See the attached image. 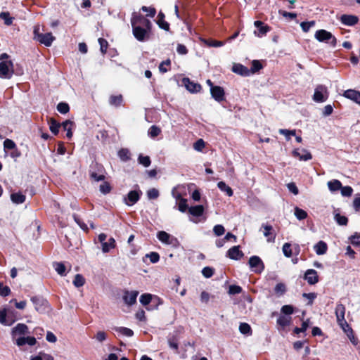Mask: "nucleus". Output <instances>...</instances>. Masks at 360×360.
<instances>
[{
  "instance_id": "obj_53",
  "label": "nucleus",
  "mask_w": 360,
  "mask_h": 360,
  "mask_svg": "<svg viewBox=\"0 0 360 360\" xmlns=\"http://www.w3.org/2000/svg\"><path fill=\"white\" fill-rule=\"evenodd\" d=\"M315 25V21L302 22L300 26L304 32H307L309 30Z\"/></svg>"
},
{
  "instance_id": "obj_55",
  "label": "nucleus",
  "mask_w": 360,
  "mask_h": 360,
  "mask_svg": "<svg viewBox=\"0 0 360 360\" xmlns=\"http://www.w3.org/2000/svg\"><path fill=\"white\" fill-rule=\"evenodd\" d=\"M213 232L216 236H221L224 234L225 229L222 225L217 224L214 226Z\"/></svg>"
},
{
  "instance_id": "obj_21",
  "label": "nucleus",
  "mask_w": 360,
  "mask_h": 360,
  "mask_svg": "<svg viewBox=\"0 0 360 360\" xmlns=\"http://www.w3.org/2000/svg\"><path fill=\"white\" fill-rule=\"evenodd\" d=\"M37 340L35 338L31 336H23L22 338H19L17 339V342L15 343L18 347L23 346L26 344L30 346H33L36 344Z\"/></svg>"
},
{
  "instance_id": "obj_52",
  "label": "nucleus",
  "mask_w": 360,
  "mask_h": 360,
  "mask_svg": "<svg viewBox=\"0 0 360 360\" xmlns=\"http://www.w3.org/2000/svg\"><path fill=\"white\" fill-rule=\"evenodd\" d=\"M211 94L212 97L218 102L224 100V91H211Z\"/></svg>"
},
{
  "instance_id": "obj_50",
  "label": "nucleus",
  "mask_w": 360,
  "mask_h": 360,
  "mask_svg": "<svg viewBox=\"0 0 360 360\" xmlns=\"http://www.w3.org/2000/svg\"><path fill=\"white\" fill-rule=\"evenodd\" d=\"M111 189H112V188H111L110 184L107 181H103L100 185V187H99L100 191L104 195L109 193L111 191Z\"/></svg>"
},
{
  "instance_id": "obj_2",
  "label": "nucleus",
  "mask_w": 360,
  "mask_h": 360,
  "mask_svg": "<svg viewBox=\"0 0 360 360\" xmlns=\"http://www.w3.org/2000/svg\"><path fill=\"white\" fill-rule=\"evenodd\" d=\"M33 34L34 40L47 47L51 46L53 41L56 39L55 37H53L51 32L41 33L40 26L39 25L34 26Z\"/></svg>"
},
{
  "instance_id": "obj_25",
  "label": "nucleus",
  "mask_w": 360,
  "mask_h": 360,
  "mask_svg": "<svg viewBox=\"0 0 360 360\" xmlns=\"http://www.w3.org/2000/svg\"><path fill=\"white\" fill-rule=\"evenodd\" d=\"M343 96L360 104V91H344Z\"/></svg>"
},
{
  "instance_id": "obj_19",
  "label": "nucleus",
  "mask_w": 360,
  "mask_h": 360,
  "mask_svg": "<svg viewBox=\"0 0 360 360\" xmlns=\"http://www.w3.org/2000/svg\"><path fill=\"white\" fill-rule=\"evenodd\" d=\"M304 278L310 285H314L319 281L317 272L314 269H308L305 273Z\"/></svg>"
},
{
  "instance_id": "obj_5",
  "label": "nucleus",
  "mask_w": 360,
  "mask_h": 360,
  "mask_svg": "<svg viewBox=\"0 0 360 360\" xmlns=\"http://www.w3.org/2000/svg\"><path fill=\"white\" fill-rule=\"evenodd\" d=\"M142 195V191L140 190L138 185L135 186V189L131 191L128 194L124 196V202L128 206H132L136 204Z\"/></svg>"
},
{
  "instance_id": "obj_1",
  "label": "nucleus",
  "mask_w": 360,
  "mask_h": 360,
  "mask_svg": "<svg viewBox=\"0 0 360 360\" xmlns=\"http://www.w3.org/2000/svg\"><path fill=\"white\" fill-rule=\"evenodd\" d=\"M134 37L139 41H146L149 39L152 28L151 22L141 14L134 13L131 18Z\"/></svg>"
},
{
  "instance_id": "obj_30",
  "label": "nucleus",
  "mask_w": 360,
  "mask_h": 360,
  "mask_svg": "<svg viewBox=\"0 0 360 360\" xmlns=\"http://www.w3.org/2000/svg\"><path fill=\"white\" fill-rule=\"evenodd\" d=\"M328 187L332 193H334L342 188V184L339 180L333 179L328 182Z\"/></svg>"
},
{
  "instance_id": "obj_39",
  "label": "nucleus",
  "mask_w": 360,
  "mask_h": 360,
  "mask_svg": "<svg viewBox=\"0 0 360 360\" xmlns=\"http://www.w3.org/2000/svg\"><path fill=\"white\" fill-rule=\"evenodd\" d=\"M53 267L56 271L61 276L66 275V268L65 265L61 262H56L53 264Z\"/></svg>"
},
{
  "instance_id": "obj_27",
  "label": "nucleus",
  "mask_w": 360,
  "mask_h": 360,
  "mask_svg": "<svg viewBox=\"0 0 360 360\" xmlns=\"http://www.w3.org/2000/svg\"><path fill=\"white\" fill-rule=\"evenodd\" d=\"M113 330L120 335H123V336H126V337H131L134 335L133 330L128 328L114 327Z\"/></svg>"
},
{
  "instance_id": "obj_17",
  "label": "nucleus",
  "mask_w": 360,
  "mask_h": 360,
  "mask_svg": "<svg viewBox=\"0 0 360 360\" xmlns=\"http://www.w3.org/2000/svg\"><path fill=\"white\" fill-rule=\"evenodd\" d=\"M346 308L345 305L340 302H338L335 307V314L337 319V322H342L346 321L345 318Z\"/></svg>"
},
{
  "instance_id": "obj_31",
  "label": "nucleus",
  "mask_w": 360,
  "mask_h": 360,
  "mask_svg": "<svg viewBox=\"0 0 360 360\" xmlns=\"http://www.w3.org/2000/svg\"><path fill=\"white\" fill-rule=\"evenodd\" d=\"M123 101V98L121 94L118 95H112L109 98V103L111 105L115 107H119L122 105Z\"/></svg>"
},
{
  "instance_id": "obj_63",
  "label": "nucleus",
  "mask_w": 360,
  "mask_h": 360,
  "mask_svg": "<svg viewBox=\"0 0 360 360\" xmlns=\"http://www.w3.org/2000/svg\"><path fill=\"white\" fill-rule=\"evenodd\" d=\"M205 141L200 139H198L197 141H195L193 144V148L197 150V151H202V149L205 148Z\"/></svg>"
},
{
  "instance_id": "obj_24",
  "label": "nucleus",
  "mask_w": 360,
  "mask_h": 360,
  "mask_svg": "<svg viewBox=\"0 0 360 360\" xmlns=\"http://www.w3.org/2000/svg\"><path fill=\"white\" fill-rule=\"evenodd\" d=\"M314 250L318 255H322L326 253L328 245L324 241L320 240L314 246Z\"/></svg>"
},
{
  "instance_id": "obj_7",
  "label": "nucleus",
  "mask_w": 360,
  "mask_h": 360,
  "mask_svg": "<svg viewBox=\"0 0 360 360\" xmlns=\"http://www.w3.org/2000/svg\"><path fill=\"white\" fill-rule=\"evenodd\" d=\"M13 73V64L11 60L0 62V77L10 79Z\"/></svg>"
},
{
  "instance_id": "obj_60",
  "label": "nucleus",
  "mask_w": 360,
  "mask_h": 360,
  "mask_svg": "<svg viewBox=\"0 0 360 360\" xmlns=\"http://www.w3.org/2000/svg\"><path fill=\"white\" fill-rule=\"evenodd\" d=\"M205 43L210 47H220L224 45V42L216 40H205Z\"/></svg>"
},
{
  "instance_id": "obj_9",
  "label": "nucleus",
  "mask_w": 360,
  "mask_h": 360,
  "mask_svg": "<svg viewBox=\"0 0 360 360\" xmlns=\"http://www.w3.org/2000/svg\"><path fill=\"white\" fill-rule=\"evenodd\" d=\"M249 265L252 270L255 273H261L264 269L263 262L257 256H252L250 258Z\"/></svg>"
},
{
  "instance_id": "obj_26",
  "label": "nucleus",
  "mask_w": 360,
  "mask_h": 360,
  "mask_svg": "<svg viewBox=\"0 0 360 360\" xmlns=\"http://www.w3.org/2000/svg\"><path fill=\"white\" fill-rule=\"evenodd\" d=\"M26 196L20 192L11 195V200L15 204H22L25 201Z\"/></svg>"
},
{
  "instance_id": "obj_45",
  "label": "nucleus",
  "mask_w": 360,
  "mask_h": 360,
  "mask_svg": "<svg viewBox=\"0 0 360 360\" xmlns=\"http://www.w3.org/2000/svg\"><path fill=\"white\" fill-rule=\"evenodd\" d=\"M295 215L299 220H303L307 217V212L297 207L295 208Z\"/></svg>"
},
{
  "instance_id": "obj_23",
  "label": "nucleus",
  "mask_w": 360,
  "mask_h": 360,
  "mask_svg": "<svg viewBox=\"0 0 360 360\" xmlns=\"http://www.w3.org/2000/svg\"><path fill=\"white\" fill-rule=\"evenodd\" d=\"M7 310H0V323L5 326H11L15 321V319H7Z\"/></svg>"
},
{
  "instance_id": "obj_16",
  "label": "nucleus",
  "mask_w": 360,
  "mask_h": 360,
  "mask_svg": "<svg viewBox=\"0 0 360 360\" xmlns=\"http://www.w3.org/2000/svg\"><path fill=\"white\" fill-rule=\"evenodd\" d=\"M243 252L240 250L239 246H233L230 248L227 252L226 256L231 259L238 260L243 257Z\"/></svg>"
},
{
  "instance_id": "obj_54",
  "label": "nucleus",
  "mask_w": 360,
  "mask_h": 360,
  "mask_svg": "<svg viewBox=\"0 0 360 360\" xmlns=\"http://www.w3.org/2000/svg\"><path fill=\"white\" fill-rule=\"evenodd\" d=\"M57 110L60 113L65 114L70 110V108L68 103L61 102L58 104Z\"/></svg>"
},
{
  "instance_id": "obj_6",
  "label": "nucleus",
  "mask_w": 360,
  "mask_h": 360,
  "mask_svg": "<svg viewBox=\"0 0 360 360\" xmlns=\"http://www.w3.org/2000/svg\"><path fill=\"white\" fill-rule=\"evenodd\" d=\"M29 334V329L25 323H18L11 330V338L13 341L16 343L17 339Z\"/></svg>"
},
{
  "instance_id": "obj_58",
  "label": "nucleus",
  "mask_w": 360,
  "mask_h": 360,
  "mask_svg": "<svg viewBox=\"0 0 360 360\" xmlns=\"http://www.w3.org/2000/svg\"><path fill=\"white\" fill-rule=\"evenodd\" d=\"M309 320H307L305 321H304L302 324V326L300 328H295L294 329V333H296V334H299L300 333H304L307 330V329L309 327Z\"/></svg>"
},
{
  "instance_id": "obj_28",
  "label": "nucleus",
  "mask_w": 360,
  "mask_h": 360,
  "mask_svg": "<svg viewBox=\"0 0 360 360\" xmlns=\"http://www.w3.org/2000/svg\"><path fill=\"white\" fill-rule=\"evenodd\" d=\"M188 212L193 217H200L204 212V207L202 205L192 206L188 208Z\"/></svg>"
},
{
  "instance_id": "obj_15",
  "label": "nucleus",
  "mask_w": 360,
  "mask_h": 360,
  "mask_svg": "<svg viewBox=\"0 0 360 360\" xmlns=\"http://www.w3.org/2000/svg\"><path fill=\"white\" fill-rule=\"evenodd\" d=\"M255 26L258 28V32L255 31V34L258 37L264 36L268 32L270 31V27L264 25V22L257 20L254 22Z\"/></svg>"
},
{
  "instance_id": "obj_29",
  "label": "nucleus",
  "mask_w": 360,
  "mask_h": 360,
  "mask_svg": "<svg viewBox=\"0 0 360 360\" xmlns=\"http://www.w3.org/2000/svg\"><path fill=\"white\" fill-rule=\"evenodd\" d=\"M116 243L115 240L113 238H109L108 242H105L102 244V251L104 253L110 252L112 249L115 248Z\"/></svg>"
},
{
  "instance_id": "obj_41",
  "label": "nucleus",
  "mask_w": 360,
  "mask_h": 360,
  "mask_svg": "<svg viewBox=\"0 0 360 360\" xmlns=\"http://www.w3.org/2000/svg\"><path fill=\"white\" fill-rule=\"evenodd\" d=\"M171 60L169 59H167L166 60L162 61L159 65V70L161 73L164 74L168 72L170 70Z\"/></svg>"
},
{
  "instance_id": "obj_33",
  "label": "nucleus",
  "mask_w": 360,
  "mask_h": 360,
  "mask_svg": "<svg viewBox=\"0 0 360 360\" xmlns=\"http://www.w3.org/2000/svg\"><path fill=\"white\" fill-rule=\"evenodd\" d=\"M74 123L70 120H66L62 124L63 129L67 131L66 136L68 139L72 136V129Z\"/></svg>"
},
{
  "instance_id": "obj_59",
  "label": "nucleus",
  "mask_w": 360,
  "mask_h": 360,
  "mask_svg": "<svg viewBox=\"0 0 360 360\" xmlns=\"http://www.w3.org/2000/svg\"><path fill=\"white\" fill-rule=\"evenodd\" d=\"M283 252L285 257H290L292 255L291 245L288 243H285L283 246Z\"/></svg>"
},
{
  "instance_id": "obj_38",
  "label": "nucleus",
  "mask_w": 360,
  "mask_h": 360,
  "mask_svg": "<svg viewBox=\"0 0 360 360\" xmlns=\"http://www.w3.org/2000/svg\"><path fill=\"white\" fill-rule=\"evenodd\" d=\"M327 91H315L314 94V100L316 102H323L328 98Z\"/></svg>"
},
{
  "instance_id": "obj_40",
  "label": "nucleus",
  "mask_w": 360,
  "mask_h": 360,
  "mask_svg": "<svg viewBox=\"0 0 360 360\" xmlns=\"http://www.w3.org/2000/svg\"><path fill=\"white\" fill-rule=\"evenodd\" d=\"M239 330L243 335H252V328L248 323H241L239 326Z\"/></svg>"
},
{
  "instance_id": "obj_37",
  "label": "nucleus",
  "mask_w": 360,
  "mask_h": 360,
  "mask_svg": "<svg viewBox=\"0 0 360 360\" xmlns=\"http://www.w3.org/2000/svg\"><path fill=\"white\" fill-rule=\"evenodd\" d=\"M218 188L222 191L226 193L228 196H232L233 194V190L230 186L226 185L224 181H219L217 184Z\"/></svg>"
},
{
  "instance_id": "obj_3",
  "label": "nucleus",
  "mask_w": 360,
  "mask_h": 360,
  "mask_svg": "<svg viewBox=\"0 0 360 360\" xmlns=\"http://www.w3.org/2000/svg\"><path fill=\"white\" fill-rule=\"evenodd\" d=\"M314 37L320 42L329 44L333 47L336 46V38L326 30H319L316 32Z\"/></svg>"
},
{
  "instance_id": "obj_57",
  "label": "nucleus",
  "mask_w": 360,
  "mask_h": 360,
  "mask_svg": "<svg viewBox=\"0 0 360 360\" xmlns=\"http://www.w3.org/2000/svg\"><path fill=\"white\" fill-rule=\"evenodd\" d=\"M274 291L278 295H283L286 291V288H285V284H283L282 283H278L274 288Z\"/></svg>"
},
{
  "instance_id": "obj_42",
  "label": "nucleus",
  "mask_w": 360,
  "mask_h": 360,
  "mask_svg": "<svg viewBox=\"0 0 360 360\" xmlns=\"http://www.w3.org/2000/svg\"><path fill=\"white\" fill-rule=\"evenodd\" d=\"M161 133V129L156 125H153L150 127L148 134L150 138H155Z\"/></svg>"
},
{
  "instance_id": "obj_49",
  "label": "nucleus",
  "mask_w": 360,
  "mask_h": 360,
  "mask_svg": "<svg viewBox=\"0 0 360 360\" xmlns=\"http://www.w3.org/2000/svg\"><path fill=\"white\" fill-rule=\"evenodd\" d=\"M335 220L341 226H345L348 222V219L345 216L340 215L339 213L335 214Z\"/></svg>"
},
{
  "instance_id": "obj_36",
  "label": "nucleus",
  "mask_w": 360,
  "mask_h": 360,
  "mask_svg": "<svg viewBox=\"0 0 360 360\" xmlns=\"http://www.w3.org/2000/svg\"><path fill=\"white\" fill-rule=\"evenodd\" d=\"M155 298L157 300H159V298L157 296H153L151 294L149 293H145L141 295L140 297V302L143 305L146 306L148 305L151 301L152 299Z\"/></svg>"
},
{
  "instance_id": "obj_35",
  "label": "nucleus",
  "mask_w": 360,
  "mask_h": 360,
  "mask_svg": "<svg viewBox=\"0 0 360 360\" xmlns=\"http://www.w3.org/2000/svg\"><path fill=\"white\" fill-rule=\"evenodd\" d=\"M49 129L50 131L55 135H57L59 132L60 127V123H58L55 119L51 118L49 120Z\"/></svg>"
},
{
  "instance_id": "obj_61",
  "label": "nucleus",
  "mask_w": 360,
  "mask_h": 360,
  "mask_svg": "<svg viewBox=\"0 0 360 360\" xmlns=\"http://www.w3.org/2000/svg\"><path fill=\"white\" fill-rule=\"evenodd\" d=\"M147 196L149 199H157L159 197V191L155 188H150L147 191Z\"/></svg>"
},
{
  "instance_id": "obj_14",
  "label": "nucleus",
  "mask_w": 360,
  "mask_h": 360,
  "mask_svg": "<svg viewBox=\"0 0 360 360\" xmlns=\"http://www.w3.org/2000/svg\"><path fill=\"white\" fill-rule=\"evenodd\" d=\"M231 70L234 73L243 77L250 76L249 68L240 63H233Z\"/></svg>"
},
{
  "instance_id": "obj_48",
  "label": "nucleus",
  "mask_w": 360,
  "mask_h": 360,
  "mask_svg": "<svg viewBox=\"0 0 360 360\" xmlns=\"http://www.w3.org/2000/svg\"><path fill=\"white\" fill-rule=\"evenodd\" d=\"M16 144L15 143L11 140V139H6L4 141V149L5 151L6 150H11L13 149H15V148L16 147Z\"/></svg>"
},
{
  "instance_id": "obj_20",
  "label": "nucleus",
  "mask_w": 360,
  "mask_h": 360,
  "mask_svg": "<svg viewBox=\"0 0 360 360\" xmlns=\"http://www.w3.org/2000/svg\"><path fill=\"white\" fill-rule=\"evenodd\" d=\"M358 18L352 15H342L340 17V21L342 24L347 26H353L358 22Z\"/></svg>"
},
{
  "instance_id": "obj_46",
  "label": "nucleus",
  "mask_w": 360,
  "mask_h": 360,
  "mask_svg": "<svg viewBox=\"0 0 360 360\" xmlns=\"http://www.w3.org/2000/svg\"><path fill=\"white\" fill-rule=\"evenodd\" d=\"M0 18L4 20L6 25H11L13 23V18L10 16L8 12H1L0 13Z\"/></svg>"
},
{
  "instance_id": "obj_11",
  "label": "nucleus",
  "mask_w": 360,
  "mask_h": 360,
  "mask_svg": "<svg viewBox=\"0 0 360 360\" xmlns=\"http://www.w3.org/2000/svg\"><path fill=\"white\" fill-rule=\"evenodd\" d=\"M292 156L298 158L301 161H308L312 159V155L309 151L302 148H296L292 152Z\"/></svg>"
},
{
  "instance_id": "obj_18",
  "label": "nucleus",
  "mask_w": 360,
  "mask_h": 360,
  "mask_svg": "<svg viewBox=\"0 0 360 360\" xmlns=\"http://www.w3.org/2000/svg\"><path fill=\"white\" fill-rule=\"evenodd\" d=\"M264 229V235L267 238V241L273 243L276 238V233L274 232L273 226L269 224H262Z\"/></svg>"
},
{
  "instance_id": "obj_64",
  "label": "nucleus",
  "mask_w": 360,
  "mask_h": 360,
  "mask_svg": "<svg viewBox=\"0 0 360 360\" xmlns=\"http://www.w3.org/2000/svg\"><path fill=\"white\" fill-rule=\"evenodd\" d=\"M349 240L352 245L360 246V233H355L349 238Z\"/></svg>"
},
{
  "instance_id": "obj_56",
  "label": "nucleus",
  "mask_w": 360,
  "mask_h": 360,
  "mask_svg": "<svg viewBox=\"0 0 360 360\" xmlns=\"http://www.w3.org/2000/svg\"><path fill=\"white\" fill-rule=\"evenodd\" d=\"M341 191V194L342 196L345 197H349L352 195L353 193V189L351 186H342L340 189Z\"/></svg>"
},
{
  "instance_id": "obj_12",
  "label": "nucleus",
  "mask_w": 360,
  "mask_h": 360,
  "mask_svg": "<svg viewBox=\"0 0 360 360\" xmlns=\"http://www.w3.org/2000/svg\"><path fill=\"white\" fill-rule=\"evenodd\" d=\"M179 86H184L186 90H200L201 86L190 80L188 77H184L179 81Z\"/></svg>"
},
{
  "instance_id": "obj_32",
  "label": "nucleus",
  "mask_w": 360,
  "mask_h": 360,
  "mask_svg": "<svg viewBox=\"0 0 360 360\" xmlns=\"http://www.w3.org/2000/svg\"><path fill=\"white\" fill-rule=\"evenodd\" d=\"M262 68H263V65L259 60H253L252 61L251 68L249 69L250 76L258 72Z\"/></svg>"
},
{
  "instance_id": "obj_8",
  "label": "nucleus",
  "mask_w": 360,
  "mask_h": 360,
  "mask_svg": "<svg viewBox=\"0 0 360 360\" xmlns=\"http://www.w3.org/2000/svg\"><path fill=\"white\" fill-rule=\"evenodd\" d=\"M157 237L159 240L167 245L177 247L179 244L178 240L174 236L164 231H159L157 234Z\"/></svg>"
},
{
  "instance_id": "obj_62",
  "label": "nucleus",
  "mask_w": 360,
  "mask_h": 360,
  "mask_svg": "<svg viewBox=\"0 0 360 360\" xmlns=\"http://www.w3.org/2000/svg\"><path fill=\"white\" fill-rule=\"evenodd\" d=\"M346 335L348 337V338L349 339L350 342L354 345H356L358 344V342H359L358 339L355 336L354 333L352 328L351 330H349L348 332H347Z\"/></svg>"
},
{
  "instance_id": "obj_43",
  "label": "nucleus",
  "mask_w": 360,
  "mask_h": 360,
  "mask_svg": "<svg viewBox=\"0 0 360 360\" xmlns=\"http://www.w3.org/2000/svg\"><path fill=\"white\" fill-rule=\"evenodd\" d=\"M118 156L122 161H127L130 159V152L128 149L122 148L119 150Z\"/></svg>"
},
{
  "instance_id": "obj_22",
  "label": "nucleus",
  "mask_w": 360,
  "mask_h": 360,
  "mask_svg": "<svg viewBox=\"0 0 360 360\" xmlns=\"http://www.w3.org/2000/svg\"><path fill=\"white\" fill-rule=\"evenodd\" d=\"M165 14L162 11H160L157 16L156 23L158 25L160 28L165 31H169V24L165 21Z\"/></svg>"
},
{
  "instance_id": "obj_47",
  "label": "nucleus",
  "mask_w": 360,
  "mask_h": 360,
  "mask_svg": "<svg viewBox=\"0 0 360 360\" xmlns=\"http://www.w3.org/2000/svg\"><path fill=\"white\" fill-rule=\"evenodd\" d=\"M138 162L139 164L142 165L145 167H148L150 166L151 161L149 156H144L143 155H140L138 158Z\"/></svg>"
},
{
  "instance_id": "obj_13",
  "label": "nucleus",
  "mask_w": 360,
  "mask_h": 360,
  "mask_svg": "<svg viewBox=\"0 0 360 360\" xmlns=\"http://www.w3.org/2000/svg\"><path fill=\"white\" fill-rule=\"evenodd\" d=\"M139 292L136 290L125 291L123 295V300L127 305H133L136 302V298Z\"/></svg>"
},
{
  "instance_id": "obj_4",
  "label": "nucleus",
  "mask_w": 360,
  "mask_h": 360,
  "mask_svg": "<svg viewBox=\"0 0 360 360\" xmlns=\"http://www.w3.org/2000/svg\"><path fill=\"white\" fill-rule=\"evenodd\" d=\"M89 176L95 181H103L105 177L104 167L97 163L92 165L89 170Z\"/></svg>"
},
{
  "instance_id": "obj_34",
  "label": "nucleus",
  "mask_w": 360,
  "mask_h": 360,
  "mask_svg": "<svg viewBox=\"0 0 360 360\" xmlns=\"http://www.w3.org/2000/svg\"><path fill=\"white\" fill-rule=\"evenodd\" d=\"M291 321V317L288 316H281L277 319V324L281 328H284L285 327L290 325Z\"/></svg>"
},
{
  "instance_id": "obj_44",
  "label": "nucleus",
  "mask_w": 360,
  "mask_h": 360,
  "mask_svg": "<svg viewBox=\"0 0 360 360\" xmlns=\"http://www.w3.org/2000/svg\"><path fill=\"white\" fill-rule=\"evenodd\" d=\"M84 283H85V279L82 275L77 274L75 276V278L73 281V284L75 287H77V288L82 287L84 285Z\"/></svg>"
},
{
  "instance_id": "obj_10",
  "label": "nucleus",
  "mask_w": 360,
  "mask_h": 360,
  "mask_svg": "<svg viewBox=\"0 0 360 360\" xmlns=\"http://www.w3.org/2000/svg\"><path fill=\"white\" fill-rule=\"evenodd\" d=\"M31 301L34 304V308L38 312L43 313L48 307L47 301L40 297H32Z\"/></svg>"
},
{
  "instance_id": "obj_51",
  "label": "nucleus",
  "mask_w": 360,
  "mask_h": 360,
  "mask_svg": "<svg viewBox=\"0 0 360 360\" xmlns=\"http://www.w3.org/2000/svg\"><path fill=\"white\" fill-rule=\"evenodd\" d=\"M178 209L181 212H185L188 210L187 200L186 198H181L180 200H179Z\"/></svg>"
}]
</instances>
